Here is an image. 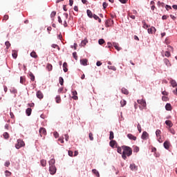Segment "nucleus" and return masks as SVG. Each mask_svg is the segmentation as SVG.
<instances>
[{"label": "nucleus", "instance_id": "nucleus-1", "mask_svg": "<svg viewBox=\"0 0 177 177\" xmlns=\"http://www.w3.org/2000/svg\"><path fill=\"white\" fill-rule=\"evenodd\" d=\"M122 149L123 150V153L127 156V157H130V156H132V148L128 146L123 145L122 146Z\"/></svg>", "mask_w": 177, "mask_h": 177}, {"label": "nucleus", "instance_id": "nucleus-2", "mask_svg": "<svg viewBox=\"0 0 177 177\" xmlns=\"http://www.w3.org/2000/svg\"><path fill=\"white\" fill-rule=\"evenodd\" d=\"M17 144L15 145V148L19 150V149H21V147H24V146L26 145V144L23 142L22 140H17Z\"/></svg>", "mask_w": 177, "mask_h": 177}, {"label": "nucleus", "instance_id": "nucleus-3", "mask_svg": "<svg viewBox=\"0 0 177 177\" xmlns=\"http://www.w3.org/2000/svg\"><path fill=\"white\" fill-rule=\"evenodd\" d=\"M56 166H49V172L50 175H55L56 174Z\"/></svg>", "mask_w": 177, "mask_h": 177}, {"label": "nucleus", "instance_id": "nucleus-4", "mask_svg": "<svg viewBox=\"0 0 177 177\" xmlns=\"http://www.w3.org/2000/svg\"><path fill=\"white\" fill-rule=\"evenodd\" d=\"M137 102L138 103V104H141L142 107H146V106H147V104L146 103L145 100H138Z\"/></svg>", "mask_w": 177, "mask_h": 177}, {"label": "nucleus", "instance_id": "nucleus-5", "mask_svg": "<svg viewBox=\"0 0 177 177\" xmlns=\"http://www.w3.org/2000/svg\"><path fill=\"white\" fill-rule=\"evenodd\" d=\"M148 138H149V133L147 131H143L141 136V139H142V140H147Z\"/></svg>", "mask_w": 177, "mask_h": 177}, {"label": "nucleus", "instance_id": "nucleus-6", "mask_svg": "<svg viewBox=\"0 0 177 177\" xmlns=\"http://www.w3.org/2000/svg\"><path fill=\"white\" fill-rule=\"evenodd\" d=\"M72 99H73V100H78V96H77V95H78V93H77V91H72Z\"/></svg>", "mask_w": 177, "mask_h": 177}, {"label": "nucleus", "instance_id": "nucleus-7", "mask_svg": "<svg viewBox=\"0 0 177 177\" xmlns=\"http://www.w3.org/2000/svg\"><path fill=\"white\" fill-rule=\"evenodd\" d=\"M112 45L113 46H114L115 49H116V50H118V52H120V50L122 49V48L118 46L119 44L117 42H113Z\"/></svg>", "mask_w": 177, "mask_h": 177}, {"label": "nucleus", "instance_id": "nucleus-8", "mask_svg": "<svg viewBox=\"0 0 177 177\" xmlns=\"http://www.w3.org/2000/svg\"><path fill=\"white\" fill-rule=\"evenodd\" d=\"M39 133L40 136H42V135H46V129L44 127H41L39 129Z\"/></svg>", "mask_w": 177, "mask_h": 177}, {"label": "nucleus", "instance_id": "nucleus-9", "mask_svg": "<svg viewBox=\"0 0 177 177\" xmlns=\"http://www.w3.org/2000/svg\"><path fill=\"white\" fill-rule=\"evenodd\" d=\"M36 96H37V97H38V99H43L44 98V94L42 93V92H41V91H38L36 93Z\"/></svg>", "mask_w": 177, "mask_h": 177}, {"label": "nucleus", "instance_id": "nucleus-10", "mask_svg": "<svg viewBox=\"0 0 177 177\" xmlns=\"http://www.w3.org/2000/svg\"><path fill=\"white\" fill-rule=\"evenodd\" d=\"M129 168L131 171H138V166H136L134 163L131 164Z\"/></svg>", "mask_w": 177, "mask_h": 177}, {"label": "nucleus", "instance_id": "nucleus-11", "mask_svg": "<svg viewBox=\"0 0 177 177\" xmlns=\"http://www.w3.org/2000/svg\"><path fill=\"white\" fill-rule=\"evenodd\" d=\"M147 31H148L149 34H153V32H156V29L155 27L152 26V27L148 28Z\"/></svg>", "mask_w": 177, "mask_h": 177}, {"label": "nucleus", "instance_id": "nucleus-12", "mask_svg": "<svg viewBox=\"0 0 177 177\" xmlns=\"http://www.w3.org/2000/svg\"><path fill=\"white\" fill-rule=\"evenodd\" d=\"M80 64H82V66H88V59H80Z\"/></svg>", "mask_w": 177, "mask_h": 177}, {"label": "nucleus", "instance_id": "nucleus-13", "mask_svg": "<svg viewBox=\"0 0 177 177\" xmlns=\"http://www.w3.org/2000/svg\"><path fill=\"white\" fill-rule=\"evenodd\" d=\"M165 110H167V111H171V110H172V106L171 105V104L169 103L166 104Z\"/></svg>", "mask_w": 177, "mask_h": 177}, {"label": "nucleus", "instance_id": "nucleus-14", "mask_svg": "<svg viewBox=\"0 0 177 177\" xmlns=\"http://www.w3.org/2000/svg\"><path fill=\"white\" fill-rule=\"evenodd\" d=\"M55 162H56V160H55V158L50 159L48 162L49 167L55 166Z\"/></svg>", "mask_w": 177, "mask_h": 177}, {"label": "nucleus", "instance_id": "nucleus-15", "mask_svg": "<svg viewBox=\"0 0 177 177\" xmlns=\"http://www.w3.org/2000/svg\"><path fill=\"white\" fill-rule=\"evenodd\" d=\"M127 138L130 139V140H136V136H133L131 133L127 134Z\"/></svg>", "mask_w": 177, "mask_h": 177}, {"label": "nucleus", "instance_id": "nucleus-16", "mask_svg": "<svg viewBox=\"0 0 177 177\" xmlns=\"http://www.w3.org/2000/svg\"><path fill=\"white\" fill-rule=\"evenodd\" d=\"M165 124L166 125H167V127L170 128H172V127L174 126V124H172V122L171 120H166Z\"/></svg>", "mask_w": 177, "mask_h": 177}, {"label": "nucleus", "instance_id": "nucleus-17", "mask_svg": "<svg viewBox=\"0 0 177 177\" xmlns=\"http://www.w3.org/2000/svg\"><path fill=\"white\" fill-rule=\"evenodd\" d=\"M32 111V109H31V108H28V109L26 110V115H28V117H30V115H31Z\"/></svg>", "mask_w": 177, "mask_h": 177}, {"label": "nucleus", "instance_id": "nucleus-18", "mask_svg": "<svg viewBox=\"0 0 177 177\" xmlns=\"http://www.w3.org/2000/svg\"><path fill=\"white\" fill-rule=\"evenodd\" d=\"M93 174H94L95 176L97 177H100V174H99V171L96 170V169H92Z\"/></svg>", "mask_w": 177, "mask_h": 177}, {"label": "nucleus", "instance_id": "nucleus-19", "mask_svg": "<svg viewBox=\"0 0 177 177\" xmlns=\"http://www.w3.org/2000/svg\"><path fill=\"white\" fill-rule=\"evenodd\" d=\"M163 146H164L165 149H166V150H168V149H169V142L165 141L163 143Z\"/></svg>", "mask_w": 177, "mask_h": 177}, {"label": "nucleus", "instance_id": "nucleus-20", "mask_svg": "<svg viewBox=\"0 0 177 177\" xmlns=\"http://www.w3.org/2000/svg\"><path fill=\"white\" fill-rule=\"evenodd\" d=\"M86 13L87 16H88L90 19H92V17H93V13H92V11H91V10H87Z\"/></svg>", "mask_w": 177, "mask_h": 177}, {"label": "nucleus", "instance_id": "nucleus-21", "mask_svg": "<svg viewBox=\"0 0 177 177\" xmlns=\"http://www.w3.org/2000/svg\"><path fill=\"white\" fill-rule=\"evenodd\" d=\"M29 77L31 81H35V76L32 72H29Z\"/></svg>", "mask_w": 177, "mask_h": 177}, {"label": "nucleus", "instance_id": "nucleus-22", "mask_svg": "<svg viewBox=\"0 0 177 177\" xmlns=\"http://www.w3.org/2000/svg\"><path fill=\"white\" fill-rule=\"evenodd\" d=\"M163 62L165 63V64H166L167 66V67H169V66H171V63H169V60L167 58H165L163 59Z\"/></svg>", "mask_w": 177, "mask_h": 177}, {"label": "nucleus", "instance_id": "nucleus-23", "mask_svg": "<svg viewBox=\"0 0 177 177\" xmlns=\"http://www.w3.org/2000/svg\"><path fill=\"white\" fill-rule=\"evenodd\" d=\"M10 93H14L15 96L16 97V93H17V89L15 88V87L12 88L10 90Z\"/></svg>", "mask_w": 177, "mask_h": 177}, {"label": "nucleus", "instance_id": "nucleus-24", "mask_svg": "<svg viewBox=\"0 0 177 177\" xmlns=\"http://www.w3.org/2000/svg\"><path fill=\"white\" fill-rule=\"evenodd\" d=\"M122 93H124V95H129V91H128V89L125 88H122Z\"/></svg>", "mask_w": 177, "mask_h": 177}, {"label": "nucleus", "instance_id": "nucleus-25", "mask_svg": "<svg viewBox=\"0 0 177 177\" xmlns=\"http://www.w3.org/2000/svg\"><path fill=\"white\" fill-rule=\"evenodd\" d=\"M142 24H143V28H149V26L147 24H146V21L142 20Z\"/></svg>", "mask_w": 177, "mask_h": 177}, {"label": "nucleus", "instance_id": "nucleus-26", "mask_svg": "<svg viewBox=\"0 0 177 177\" xmlns=\"http://www.w3.org/2000/svg\"><path fill=\"white\" fill-rule=\"evenodd\" d=\"M171 85L173 88H176V86H177L176 81L174 80H171Z\"/></svg>", "mask_w": 177, "mask_h": 177}, {"label": "nucleus", "instance_id": "nucleus-27", "mask_svg": "<svg viewBox=\"0 0 177 177\" xmlns=\"http://www.w3.org/2000/svg\"><path fill=\"white\" fill-rule=\"evenodd\" d=\"M46 68L48 70V71H52L53 66L50 64H48L46 66Z\"/></svg>", "mask_w": 177, "mask_h": 177}, {"label": "nucleus", "instance_id": "nucleus-28", "mask_svg": "<svg viewBox=\"0 0 177 177\" xmlns=\"http://www.w3.org/2000/svg\"><path fill=\"white\" fill-rule=\"evenodd\" d=\"M30 57H34V59H37V57H38V56L37 55V53L35 51H32V53H30Z\"/></svg>", "mask_w": 177, "mask_h": 177}, {"label": "nucleus", "instance_id": "nucleus-29", "mask_svg": "<svg viewBox=\"0 0 177 177\" xmlns=\"http://www.w3.org/2000/svg\"><path fill=\"white\" fill-rule=\"evenodd\" d=\"M56 103H60L62 102V98H60V95H57L55 97Z\"/></svg>", "mask_w": 177, "mask_h": 177}, {"label": "nucleus", "instance_id": "nucleus-30", "mask_svg": "<svg viewBox=\"0 0 177 177\" xmlns=\"http://www.w3.org/2000/svg\"><path fill=\"white\" fill-rule=\"evenodd\" d=\"M86 44H88V40L84 39V40L82 41V42L80 44V46H85V45H86Z\"/></svg>", "mask_w": 177, "mask_h": 177}, {"label": "nucleus", "instance_id": "nucleus-31", "mask_svg": "<svg viewBox=\"0 0 177 177\" xmlns=\"http://www.w3.org/2000/svg\"><path fill=\"white\" fill-rule=\"evenodd\" d=\"M12 55L13 59H17V53L16 52V50H13Z\"/></svg>", "mask_w": 177, "mask_h": 177}, {"label": "nucleus", "instance_id": "nucleus-32", "mask_svg": "<svg viewBox=\"0 0 177 177\" xmlns=\"http://www.w3.org/2000/svg\"><path fill=\"white\" fill-rule=\"evenodd\" d=\"M59 82L60 85L63 86V84H64V79H63V77H59Z\"/></svg>", "mask_w": 177, "mask_h": 177}, {"label": "nucleus", "instance_id": "nucleus-33", "mask_svg": "<svg viewBox=\"0 0 177 177\" xmlns=\"http://www.w3.org/2000/svg\"><path fill=\"white\" fill-rule=\"evenodd\" d=\"M108 68L109 70H113V71H117V68H115L114 66H108Z\"/></svg>", "mask_w": 177, "mask_h": 177}, {"label": "nucleus", "instance_id": "nucleus-34", "mask_svg": "<svg viewBox=\"0 0 177 177\" xmlns=\"http://www.w3.org/2000/svg\"><path fill=\"white\" fill-rule=\"evenodd\" d=\"M114 139V132L110 131L109 140H113Z\"/></svg>", "mask_w": 177, "mask_h": 177}, {"label": "nucleus", "instance_id": "nucleus-35", "mask_svg": "<svg viewBox=\"0 0 177 177\" xmlns=\"http://www.w3.org/2000/svg\"><path fill=\"white\" fill-rule=\"evenodd\" d=\"M115 143L116 142L115 140H111L109 142V146H111V147H114V146H115Z\"/></svg>", "mask_w": 177, "mask_h": 177}, {"label": "nucleus", "instance_id": "nucleus-36", "mask_svg": "<svg viewBox=\"0 0 177 177\" xmlns=\"http://www.w3.org/2000/svg\"><path fill=\"white\" fill-rule=\"evenodd\" d=\"M40 162H41V167H46V161L45 160L42 159L40 161Z\"/></svg>", "mask_w": 177, "mask_h": 177}, {"label": "nucleus", "instance_id": "nucleus-37", "mask_svg": "<svg viewBox=\"0 0 177 177\" xmlns=\"http://www.w3.org/2000/svg\"><path fill=\"white\" fill-rule=\"evenodd\" d=\"M5 45L6 46V49H9V48H10V42H9L8 41L5 42Z\"/></svg>", "mask_w": 177, "mask_h": 177}, {"label": "nucleus", "instance_id": "nucleus-38", "mask_svg": "<svg viewBox=\"0 0 177 177\" xmlns=\"http://www.w3.org/2000/svg\"><path fill=\"white\" fill-rule=\"evenodd\" d=\"M120 104H121L122 107H124V106H125L127 104V101L125 100H121Z\"/></svg>", "mask_w": 177, "mask_h": 177}, {"label": "nucleus", "instance_id": "nucleus-39", "mask_svg": "<svg viewBox=\"0 0 177 177\" xmlns=\"http://www.w3.org/2000/svg\"><path fill=\"white\" fill-rule=\"evenodd\" d=\"M3 136L4 139H9V133H8V132H5L3 134Z\"/></svg>", "mask_w": 177, "mask_h": 177}, {"label": "nucleus", "instance_id": "nucleus-40", "mask_svg": "<svg viewBox=\"0 0 177 177\" xmlns=\"http://www.w3.org/2000/svg\"><path fill=\"white\" fill-rule=\"evenodd\" d=\"M5 175H6V177L10 176V175H12V172H10V171L6 170V171H5Z\"/></svg>", "mask_w": 177, "mask_h": 177}, {"label": "nucleus", "instance_id": "nucleus-41", "mask_svg": "<svg viewBox=\"0 0 177 177\" xmlns=\"http://www.w3.org/2000/svg\"><path fill=\"white\" fill-rule=\"evenodd\" d=\"M117 152L119 153V154H122V148L118 147L117 149Z\"/></svg>", "mask_w": 177, "mask_h": 177}, {"label": "nucleus", "instance_id": "nucleus-42", "mask_svg": "<svg viewBox=\"0 0 177 177\" xmlns=\"http://www.w3.org/2000/svg\"><path fill=\"white\" fill-rule=\"evenodd\" d=\"M98 44H99V45H103V44H104V39H100L98 40Z\"/></svg>", "mask_w": 177, "mask_h": 177}, {"label": "nucleus", "instance_id": "nucleus-43", "mask_svg": "<svg viewBox=\"0 0 177 177\" xmlns=\"http://www.w3.org/2000/svg\"><path fill=\"white\" fill-rule=\"evenodd\" d=\"M160 133H161V131L160 129H157L156 131V135L157 138H158L160 136Z\"/></svg>", "mask_w": 177, "mask_h": 177}, {"label": "nucleus", "instance_id": "nucleus-44", "mask_svg": "<svg viewBox=\"0 0 177 177\" xmlns=\"http://www.w3.org/2000/svg\"><path fill=\"white\" fill-rule=\"evenodd\" d=\"M137 129H138V132H142V127L140 126V124H138V125H137Z\"/></svg>", "mask_w": 177, "mask_h": 177}, {"label": "nucleus", "instance_id": "nucleus-45", "mask_svg": "<svg viewBox=\"0 0 177 177\" xmlns=\"http://www.w3.org/2000/svg\"><path fill=\"white\" fill-rule=\"evenodd\" d=\"M73 56L75 60H78V56L77 55V52L73 53Z\"/></svg>", "mask_w": 177, "mask_h": 177}, {"label": "nucleus", "instance_id": "nucleus-46", "mask_svg": "<svg viewBox=\"0 0 177 177\" xmlns=\"http://www.w3.org/2000/svg\"><path fill=\"white\" fill-rule=\"evenodd\" d=\"M165 56L166 57H169V56H171V53L169 51H166L165 53Z\"/></svg>", "mask_w": 177, "mask_h": 177}, {"label": "nucleus", "instance_id": "nucleus-47", "mask_svg": "<svg viewBox=\"0 0 177 177\" xmlns=\"http://www.w3.org/2000/svg\"><path fill=\"white\" fill-rule=\"evenodd\" d=\"M51 46H52L53 48H57L58 50H60V47H59V46H57V44H53L51 45Z\"/></svg>", "mask_w": 177, "mask_h": 177}, {"label": "nucleus", "instance_id": "nucleus-48", "mask_svg": "<svg viewBox=\"0 0 177 177\" xmlns=\"http://www.w3.org/2000/svg\"><path fill=\"white\" fill-rule=\"evenodd\" d=\"M53 135H54L55 139H57V138H59V133H57V131H55L53 133Z\"/></svg>", "mask_w": 177, "mask_h": 177}, {"label": "nucleus", "instance_id": "nucleus-49", "mask_svg": "<svg viewBox=\"0 0 177 177\" xmlns=\"http://www.w3.org/2000/svg\"><path fill=\"white\" fill-rule=\"evenodd\" d=\"M55 16H56V11H53V12H51V14H50V17H51V19H52L53 17H55Z\"/></svg>", "mask_w": 177, "mask_h": 177}, {"label": "nucleus", "instance_id": "nucleus-50", "mask_svg": "<svg viewBox=\"0 0 177 177\" xmlns=\"http://www.w3.org/2000/svg\"><path fill=\"white\" fill-rule=\"evenodd\" d=\"M88 136L90 140H93V134L92 133H89Z\"/></svg>", "mask_w": 177, "mask_h": 177}, {"label": "nucleus", "instance_id": "nucleus-51", "mask_svg": "<svg viewBox=\"0 0 177 177\" xmlns=\"http://www.w3.org/2000/svg\"><path fill=\"white\" fill-rule=\"evenodd\" d=\"M122 158H123V160H127V154L125 153V152H122Z\"/></svg>", "mask_w": 177, "mask_h": 177}, {"label": "nucleus", "instance_id": "nucleus-52", "mask_svg": "<svg viewBox=\"0 0 177 177\" xmlns=\"http://www.w3.org/2000/svg\"><path fill=\"white\" fill-rule=\"evenodd\" d=\"M165 9H166V10H169V9H172V7H171V6H169V5H166Z\"/></svg>", "mask_w": 177, "mask_h": 177}, {"label": "nucleus", "instance_id": "nucleus-53", "mask_svg": "<svg viewBox=\"0 0 177 177\" xmlns=\"http://www.w3.org/2000/svg\"><path fill=\"white\" fill-rule=\"evenodd\" d=\"M96 66L97 67H100V66H102V62L100 61H97L96 62Z\"/></svg>", "mask_w": 177, "mask_h": 177}, {"label": "nucleus", "instance_id": "nucleus-54", "mask_svg": "<svg viewBox=\"0 0 177 177\" xmlns=\"http://www.w3.org/2000/svg\"><path fill=\"white\" fill-rule=\"evenodd\" d=\"M68 156H69L70 157H73V151H68Z\"/></svg>", "mask_w": 177, "mask_h": 177}, {"label": "nucleus", "instance_id": "nucleus-55", "mask_svg": "<svg viewBox=\"0 0 177 177\" xmlns=\"http://www.w3.org/2000/svg\"><path fill=\"white\" fill-rule=\"evenodd\" d=\"M4 165H5V167H9V166L10 165V162L6 161V162L4 163Z\"/></svg>", "mask_w": 177, "mask_h": 177}, {"label": "nucleus", "instance_id": "nucleus-56", "mask_svg": "<svg viewBox=\"0 0 177 177\" xmlns=\"http://www.w3.org/2000/svg\"><path fill=\"white\" fill-rule=\"evenodd\" d=\"M102 6H103L104 9H106V8H107V6H108L107 3L104 2V3H102Z\"/></svg>", "mask_w": 177, "mask_h": 177}, {"label": "nucleus", "instance_id": "nucleus-57", "mask_svg": "<svg viewBox=\"0 0 177 177\" xmlns=\"http://www.w3.org/2000/svg\"><path fill=\"white\" fill-rule=\"evenodd\" d=\"M24 77L23 76H21L20 77V83L24 84Z\"/></svg>", "mask_w": 177, "mask_h": 177}, {"label": "nucleus", "instance_id": "nucleus-58", "mask_svg": "<svg viewBox=\"0 0 177 177\" xmlns=\"http://www.w3.org/2000/svg\"><path fill=\"white\" fill-rule=\"evenodd\" d=\"M129 16L131 19H132L133 20H135V19H136V17H135V15H132L131 14H129Z\"/></svg>", "mask_w": 177, "mask_h": 177}, {"label": "nucleus", "instance_id": "nucleus-59", "mask_svg": "<svg viewBox=\"0 0 177 177\" xmlns=\"http://www.w3.org/2000/svg\"><path fill=\"white\" fill-rule=\"evenodd\" d=\"M64 138H59L58 139L59 142H61V143H64Z\"/></svg>", "mask_w": 177, "mask_h": 177}, {"label": "nucleus", "instance_id": "nucleus-60", "mask_svg": "<svg viewBox=\"0 0 177 177\" xmlns=\"http://www.w3.org/2000/svg\"><path fill=\"white\" fill-rule=\"evenodd\" d=\"M162 95H163L164 96H168V92L164 91L162 92Z\"/></svg>", "mask_w": 177, "mask_h": 177}, {"label": "nucleus", "instance_id": "nucleus-61", "mask_svg": "<svg viewBox=\"0 0 177 177\" xmlns=\"http://www.w3.org/2000/svg\"><path fill=\"white\" fill-rule=\"evenodd\" d=\"M169 132H171L172 135H175V130H174V129H170Z\"/></svg>", "mask_w": 177, "mask_h": 177}, {"label": "nucleus", "instance_id": "nucleus-62", "mask_svg": "<svg viewBox=\"0 0 177 177\" xmlns=\"http://www.w3.org/2000/svg\"><path fill=\"white\" fill-rule=\"evenodd\" d=\"M64 136H65V140L66 142H68V134H65Z\"/></svg>", "mask_w": 177, "mask_h": 177}, {"label": "nucleus", "instance_id": "nucleus-63", "mask_svg": "<svg viewBox=\"0 0 177 177\" xmlns=\"http://www.w3.org/2000/svg\"><path fill=\"white\" fill-rule=\"evenodd\" d=\"M107 46H108V48H111V46H113V44H111V42H108L107 43Z\"/></svg>", "mask_w": 177, "mask_h": 177}, {"label": "nucleus", "instance_id": "nucleus-64", "mask_svg": "<svg viewBox=\"0 0 177 177\" xmlns=\"http://www.w3.org/2000/svg\"><path fill=\"white\" fill-rule=\"evenodd\" d=\"M93 17L95 19V20H97L99 19V17L95 14L93 15Z\"/></svg>", "mask_w": 177, "mask_h": 177}]
</instances>
